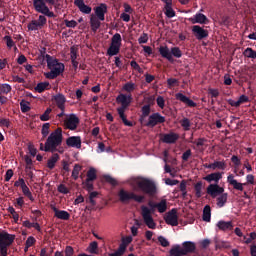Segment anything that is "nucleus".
I'll use <instances>...</instances> for the list:
<instances>
[{"label":"nucleus","instance_id":"c756f323","mask_svg":"<svg viewBox=\"0 0 256 256\" xmlns=\"http://www.w3.org/2000/svg\"><path fill=\"white\" fill-rule=\"evenodd\" d=\"M141 111H142V115L140 116V122L144 123L146 117H149V115L151 114V105L149 104L144 105Z\"/></svg>","mask_w":256,"mask_h":256},{"label":"nucleus","instance_id":"aec40b11","mask_svg":"<svg viewBox=\"0 0 256 256\" xmlns=\"http://www.w3.org/2000/svg\"><path fill=\"white\" fill-rule=\"evenodd\" d=\"M94 11L99 21H105V13H107V4L101 3L99 6L94 8Z\"/></svg>","mask_w":256,"mask_h":256},{"label":"nucleus","instance_id":"39448f33","mask_svg":"<svg viewBox=\"0 0 256 256\" xmlns=\"http://www.w3.org/2000/svg\"><path fill=\"white\" fill-rule=\"evenodd\" d=\"M137 187L148 197H155L157 195V185L152 180L147 178H140L136 182Z\"/></svg>","mask_w":256,"mask_h":256},{"label":"nucleus","instance_id":"bf43d9fd","mask_svg":"<svg viewBox=\"0 0 256 256\" xmlns=\"http://www.w3.org/2000/svg\"><path fill=\"white\" fill-rule=\"evenodd\" d=\"M104 180L106 181V183H109L110 185H113V187L117 186V180H115V178H113L109 175H105Z\"/></svg>","mask_w":256,"mask_h":256},{"label":"nucleus","instance_id":"412c9836","mask_svg":"<svg viewBox=\"0 0 256 256\" xmlns=\"http://www.w3.org/2000/svg\"><path fill=\"white\" fill-rule=\"evenodd\" d=\"M204 181H207V183H214L217 184L219 183V181H221V179H223V172H214L211 174H208L207 176H205Z\"/></svg>","mask_w":256,"mask_h":256},{"label":"nucleus","instance_id":"58836bf2","mask_svg":"<svg viewBox=\"0 0 256 256\" xmlns=\"http://www.w3.org/2000/svg\"><path fill=\"white\" fill-rule=\"evenodd\" d=\"M161 56L168 59V61H173V54L167 47H161Z\"/></svg>","mask_w":256,"mask_h":256},{"label":"nucleus","instance_id":"09e8293b","mask_svg":"<svg viewBox=\"0 0 256 256\" xmlns=\"http://www.w3.org/2000/svg\"><path fill=\"white\" fill-rule=\"evenodd\" d=\"M20 109L22 113H29V111H31V107H29V102H25V100H22L20 102Z\"/></svg>","mask_w":256,"mask_h":256},{"label":"nucleus","instance_id":"2f4dec72","mask_svg":"<svg viewBox=\"0 0 256 256\" xmlns=\"http://www.w3.org/2000/svg\"><path fill=\"white\" fill-rule=\"evenodd\" d=\"M177 139H179V134L170 133V134L164 135L163 142L164 143H175L177 141Z\"/></svg>","mask_w":256,"mask_h":256},{"label":"nucleus","instance_id":"393cba45","mask_svg":"<svg viewBox=\"0 0 256 256\" xmlns=\"http://www.w3.org/2000/svg\"><path fill=\"white\" fill-rule=\"evenodd\" d=\"M54 101L56 102V105L60 111H63L65 109V103L67 99L65 98V95L63 94H57L54 96Z\"/></svg>","mask_w":256,"mask_h":256},{"label":"nucleus","instance_id":"9d476101","mask_svg":"<svg viewBox=\"0 0 256 256\" xmlns=\"http://www.w3.org/2000/svg\"><path fill=\"white\" fill-rule=\"evenodd\" d=\"M79 123V117L75 114L66 115V118L64 119V127L70 131H75V129L79 127Z\"/></svg>","mask_w":256,"mask_h":256},{"label":"nucleus","instance_id":"4c0bfd02","mask_svg":"<svg viewBox=\"0 0 256 256\" xmlns=\"http://www.w3.org/2000/svg\"><path fill=\"white\" fill-rule=\"evenodd\" d=\"M120 119L122 120V123L126 126V127H133V122L127 120V115H125V112L123 111H117Z\"/></svg>","mask_w":256,"mask_h":256},{"label":"nucleus","instance_id":"c9c22d12","mask_svg":"<svg viewBox=\"0 0 256 256\" xmlns=\"http://www.w3.org/2000/svg\"><path fill=\"white\" fill-rule=\"evenodd\" d=\"M86 177V181H95L97 179V170L95 168H90L86 174Z\"/></svg>","mask_w":256,"mask_h":256},{"label":"nucleus","instance_id":"5701e85b","mask_svg":"<svg viewBox=\"0 0 256 256\" xmlns=\"http://www.w3.org/2000/svg\"><path fill=\"white\" fill-rule=\"evenodd\" d=\"M157 123H161V114L154 113L149 116L148 122L145 124L146 127H155Z\"/></svg>","mask_w":256,"mask_h":256},{"label":"nucleus","instance_id":"3c124183","mask_svg":"<svg viewBox=\"0 0 256 256\" xmlns=\"http://www.w3.org/2000/svg\"><path fill=\"white\" fill-rule=\"evenodd\" d=\"M52 111H53V109L47 108L45 110V112L40 116V120H42V121H49V119H51V117L49 115H51Z\"/></svg>","mask_w":256,"mask_h":256},{"label":"nucleus","instance_id":"37998d69","mask_svg":"<svg viewBox=\"0 0 256 256\" xmlns=\"http://www.w3.org/2000/svg\"><path fill=\"white\" fill-rule=\"evenodd\" d=\"M180 125L184 129V131H190L191 120H189V118H183L182 120H180Z\"/></svg>","mask_w":256,"mask_h":256},{"label":"nucleus","instance_id":"7c9ffc66","mask_svg":"<svg viewBox=\"0 0 256 256\" xmlns=\"http://www.w3.org/2000/svg\"><path fill=\"white\" fill-rule=\"evenodd\" d=\"M90 26L93 33H97V30L99 27H101V22L99 21V18L92 16L90 18Z\"/></svg>","mask_w":256,"mask_h":256},{"label":"nucleus","instance_id":"338daca9","mask_svg":"<svg viewBox=\"0 0 256 256\" xmlns=\"http://www.w3.org/2000/svg\"><path fill=\"white\" fill-rule=\"evenodd\" d=\"M127 249V244L122 243L120 244L118 250H116V252L118 253L119 256H122L123 253H125V250Z\"/></svg>","mask_w":256,"mask_h":256},{"label":"nucleus","instance_id":"4be33fe9","mask_svg":"<svg viewBox=\"0 0 256 256\" xmlns=\"http://www.w3.org/2000/svg\"><path fill=\"white\" fill-rule=\"evenodd\" d=\"M176 99L177 101H181L182 103L187 105V107H197V103L189 99V97L185 96L183 93H177Z\"/></svg>","mask_w":256,"mask_h":256},{"label":"nucleus","instance_id":"423d86ee","mask_svg":"<svg viewBox=\"0 0 256 256\" xmlns=\"http://www.w3.org/2000/svg\"><path fill=\"white\" fill-rule=\"evenodd\" d=\"M15 242V235L9 234L7 231H0V256H7L8 249Z\"/></svg>","mask_w":256,"mask_h":256},{"label":"nucleus","instance_id":"8fccbe9b","mask_svg":"<svg viewBox=\"0 0 256 256\" xmlns=\"http://www.w3.org/2000/svg\"><path fill=\"white\" fill-rule=\"evenodd\" d=\"M78 53H79V49H77L75 46H72L70 48V59H71V61L77 60Z\"/></svg>","mask_w":256,"mask_h":256},{"label":"nucleus","instance_id":"6e6552de","mask_svg":"<svg viewBox=\"0 0 256 256\" xmlns=\"http://www.w3.org/2000/svg\"><path fill=\"white\" fill-rule=\"evenodd\" d=\"M227 183L230 184L235 191H243L245 185H255V176L253 174H248L246 176V183H241L235 179L233 174H229L227 176Z\"/></svg>","mask_w":256,"mask_h":256},{"label":"nucleus","instance_id":"f704fd0d","mask_svg":"<svg viewBox=\"0 0 256 256\" xmlns=\"http://www.w3.org/2000/svg\"><path fill=\"white\" fill-rule=\"evenodd\" d=\"M88 252L91 253V255H97L99 253V244L97 241H93L89 244Z\"/></svg>","mask_w":256,"mask_h":256},{"label":"nucleus","instance_id":"6e6d98bb","mask_svg":"<svg viewBox=\"0 0 256 256\" xmlns=\"http://www.w3.org/2000/svg\"><path fill=\"white\" fill-rule=\"evenodd\" d=\"M171 53L174 57H176L177 59L181 58L183 53H181V49H179V47H173L171 48Z\"/></svg>","mask_w":256,"mask_h":256},{"label":"nucleus","instance_id":"a19ab883","mask_svg":"<svg viewBox=\"0 0 256 256\" xmlns=\"http://www.w3.org/2000/svg\"><path fill=\"white\" fill-rule=\"evenodd\" d=\"M244 57L248 59H256V51L253 48H246L243 52Z\"/></svg>","mask_w":256,"mask_h":256},{"label":"nucleus","instance_id":"4468645a","mask_svg":"<svg viewBox=\"0 0 256 256\" xmlns=\"http://www.w3.org/2000/svg\"><path fill=\"white\" fill-rule=\"evenodd\" d=\"M192 33L198 41H202V39H207V37H209V31L199 25H194L192 27Z\"/></svg>","mask_w":256,"mask_h":256},{"label":"nucleus","instance_id":"473e14b6","mask_svg":"<svg viewBox=\"0 0 256 256\" xmlns=\"http://www.w3.org/2000/svg\"><path fill=\"white\" fill-rule=\"evenodd\" d=\"M119 51H121V47L110 44L109 48L107 49V55L109 57H114V55H119Z\"/></svg>","mask_w":256,"mask_h":256},{"label":"nucleus","instance_id":"e2e57ef3","mask_svg":"<svg viewBox=\"0 0 256 256\" xmlns=\"http://www.w3.org/2000/svg\"><path fill=\"white\" fill-rule=\"evenodd\" d=\"M58 192L62 193L63 195H68L69 193V188H67V186H65V184H60L58 186Z\"/></svg>","mask_w":256,"mask_h":256},{"label":"nucleus","instance_id":"0eeeda50","mask_svg":"<svg viewBox=\"0 0 256 256\" xmlns=\"http://www.w3.org/2000/svg\"><path fill=\"white\" fill-rule=\"evenodd\" d=\"M197 249V246L194 242L186 241L183 242L182 247L179 245L174 246L170 250V255L172 256H185L189 255V253H193Z\"/></svg>","mask_w":256,"mask_h":256},{"label":"nucleus","instance_id":"e433bc0d","mask_svg":"<svg viewBox=\"0 0 256 256\" xmlns=\"http://www.w3.org/2000/svg\"><path fill=\"white\" fill-rule=\"evenodd\" d=\"M203 221L209 223L211 221V206L206 205L203 209Z\"/></svg>","mask_w":256,"mask_h":256},{"label":"nucleus","instance_id":"f257e3e1","mask_svg":"<svg viewBox=\"0 0 256 256\" xmlns=\"http://www.w3.org/2000/svg\"><path fill=\"white\" fill-rule=\"evenodd\" d=\"M47 5L53 7L55 0H33L34 10L41 15H39L37 20H32L28 24V31H39V29H43V27L47 25V17L49 19H55V17H57L55 12L51 11Z\"/></svg>","mask_w":256,"mask_h":256},{"label":"nucleus","instance_id":"864d4df0","mask_svg":"<svg viewBox=\"0 0 256 256\" xmlns=\"http://www.w3.org/2000/svg\"><path fill=\"white\" fill-rule=\"evenodd\" d=\"M123 90L126 91L127 93H131L132 91H135V83L127 82L126 84H124Z\"/></svg>","mask_w":256,"mask_h":256},{"label":"nucleus","instance_id":"603ef678","mask_svg":"<svg viewBox=\"0 0 256 256\" xmlns=\"http://www.w3.org/2000/svg\"><path fill=\"white\" fill-rule=\"evenodd\" d=\"M243 239H244V243H246V245H249L250 243H253V241H255L256 233L255 232L250 233L248 238L247 236H243Z\"/></svg>","mask_w":256,"mask_h":256},{"label":"nucleus","instance_id":"6ab92c4d","mask_svg":"<svg viewBox=\"0 0 256 256\" xmlns=\"http://www.w3.org/2000/svg\"><path fill=\"white\" fill-rule=\"evenodd\" d=\"M66 145L68 147H74L75 149H81V136H70L66 139Z\"/></svg>","mask_w":256,"mask_h":256},{"label":"nucleus","instance_id":"2eb2a0df","mask_svg":"<svg viewBox=\"0 0 256 256\" xmlns=\"http://www.w3.org/2000/svg\"><path fill=\"white\" fill-rule=\"evenodd\" d=\"M52 211L54 212V217L61 219L62 221H69L71 219V214L65 210H59L55 206H51Z\"/></svg>","mask_w":256,"mask_h":256},{"label":"nucleus","instance_id":"13d9d810","mask_svg":"<svg viewBox=\"0 0 256 256\" xmlns=\"http://www.w3.org/2000/svg\"><path fill=\"white\" fill-rule=\"evenodd\" d=\"M84 189H86V191H88V193H91V191H93L95 189V187L93 186V183L91 181L86 180L84 183Z\"/></svg>","mask_w":256,"mask_h":256},{"label":"nucleus","instance_id":"b1692460","mask_svg":"<svg viewBox=\"0 0 256 256\" xmlns=\"http://www.w3.org/2000/svg\"><path fill=\"white\" fill-rule=\"evenodd\" d=\"M20 183L23 195H25V197H28L30 201H35V198H33V193H31V190L29 189L23 178H20Z\"/></svg>","mask_w":256,"mask_h":256},{"label":"nucleus","instance_id":"cd10ccee","mask_svg":"<svg viewBox=\"0 0 256 256\" xmlns=\"http://www.w3.org/2000/svg\"><path fill=\"white\" fill-rule=\"evenodd\" d=\"M217 227L221 231H231V229H233V222H231V221L225 222V221L221 220L217 223Z\"/></svg>","mask_w":256,"mask_h":256},{"label":"nucleus","instance_id":"bb28decb","mask_svg":"<svg viewBox=\"0 0 256 256\" xmlns=\"http://www.w3.org/2000/svg\"><path fill=\"white\" fill-rule=\"evenodd\" d=\"M59 154L53 153V155L47 161V167L50 170L55 169V165H57V161H59Z\"/></svg>","mask_w":256,"mask_h":256},{"label":"nucleus","instance_id":"ddd939ff","mask_svg":"<svg viewBox=\"0 0 256 256\" xmlns=\"http://www.w3.org/2000/svg\"><path fill=\"white\" fill-rule=\"evenodd\" d=\"M164 3L163 13L167 19H173L176 17L177 13L173 9V0H162Z\"/></svg>","mask_w":256,"mask_h":256},{"label":"nucleus","instance_id":"c85d7f7f","mask_svg":"<svg viewBox=\"0 0 256 256\" xmlns=\"http://www.w3.org/2000/svg\"><path fill=\"white\" fill-rule=\"evenodd\" d=\"M229 197V194L227 193H222L220 194L217 199H216V205L217 207L221 208V207H225L226 203H227V199Z\"/></svg>","mask_w":256,"mask_h":256},{"label":"nucleus","instance_id":"a18cd8bd","mask_svg":"<svg viewBox=\"0 0 256 256\" xmlns=\"http://www.w3.org/2000/svg\"><path fill=\"white\" fill-rule=\"evenodd\" d=\"M196 197L199 199L202 195L201 191L203 189V182L199 181L194 186Z\"/></svg>","mask_w":256,"mask_h":256},{"label":"nucleus","instance_id":"c03bdc74","mask_svg":"<svg viewBox=\"0 0 256 256\" xmlns=\"http://www.w3.org/2000/svg\"><path fill=\"white\" fill-rule=\"evenodd\" d=\"M11 89L9 84H0V95H8V93H11Z\"/></svg>","mask_w":256,"mask_h":256},{"label":"nucleus","instance_id":"f03ea898","mask_svg":"<svg viewBox=\"0 0 256 256\" xmlns=\"http://www.w3.org/2000/svg\"><path fill=\"white\" fill-rule=\"evenodd\" d=\"M63 129L57 128L47 138L44 146L45 153H63Z\"/></svg>","mask_w":256,"mask_h":256},{"label":"nucleus","instance_id":"9b49d317","mask_svg":"<svg viewBox=\"0 0 256 256\" xmlns=\"http://www.w3.org/2000/svg\"><path fill=\"white\" fill-rule=\"evenodd\" d=\"M164 221L167 225L177 227L179 225V217L177 216V209L173 208L171 211L164 215Z\"/></svg>","mask_w":256,"mask_h":256},{"label":"nucleus","instance_id":"dca6fc26","mask_svg":"<svg viewBox=\"0 0 256 256\" xmlns=\"http://www.w3.org/2000/svg\"><path fill=\"white\" fill-rule=\"evenodd\" d=\"M205 169H212V171H215V169H220L221 171H225L227 169V163H225V160L222 161H214L211 164H204Z\"/></svg>","mask_w":256,"mask_h":256},{"label":"nucleus","instance_id":"79ce46f5","mask_svg":"<svg viewBox=\"0 0 256 256\" xmlns=\"http://www.w3.org/2000/svg\"><path fill=\"white\" fill-rule=\"evenodd\" d=\"M83 169V167H81V165L79 164H75L73 171H72V178L74 179V181H77V179H79V173H81V170Z\"/></svg>","mask_w":256,"mask_h":256},{"label":"nucleus","instance_id":"72a5a7b5","mask_svg":"<svg viewBox=\"0 0 256 256\" xmlns=\"http://www.w3.org/2000/svg\"><path fill=\"white\" fill-rule=\"evenodd\" d=\"M123 39L121 38V34L116 33L111 38L110 45H114L116 47H121Z\"/></svg>","mask_w":256,"mask_h":256},{"label":"nucleus","instance_id":"69168bd1","mask_svg":"<svg viewBox=\"0 0 256 256\" xmlns=\"http://www.w3.org/2000/svg\"><path fill=\"white\" fill-rule=\"evenodd\" d=\"M36 242H37V240L35 239V237L29 236V237L27 238L26 242H25V245H26L27 247H33L34 243H36Z\"/></svg>","mask_w":256,"mask_h":256},{"label":"nucleus","instance_id":"f3484780","mask_svg":"<svg viewBox=\"0 0 256 256\" xmlns=\"http://www.w3.org/2000/svg\"><path fill=\"white\" fill-rule=\"evenodd\" d=\"M189 21H191L193 25L197 23H199L200 25H205L207 24L209 19L203 13H196L192 18H189Z\"/></svg>","mask_w":256,"mask_h":256},{"label":"nucleus","instance_id":"20e7f679","mask_svg":"<svg viewBox=\"0 0 256 256\" xmlns=\"http://www.w3.org/2000/svg\"><path fill=\"white\" fill-rule=\"evenodd\" d=\"M148 205L150 208L145 205L141 206V215L145 225H147L149 229H155V221L151 215L155 213V209H157L158 213H161V202L155 204L153 201H150Z\"/></svg>","mask_w":256,"mask_h":256},{"label":"nucleus","instance_id":"de8ad7c7","mask_svg":"<svg viewBox=\"0 0 256 256\" xmlns=\"http://www.w3.org/2000/svg\"><path fill=\"white\" fill-rule=\"evenodd\" d=\"M164 172L169 173L170 177H177V171H175V168H171L168 164H165Z\"/></svg>","mask_w":256,"mask_h":256},{"label":"nucleus","instance_id":"ea45409f","mask_svg":"<svg viewBox=\"0 0 256 256\" xmlns=\"http://www.w3.org/2000/svg\"><path fill=\"white\" fill-rule=\"evenodd\" d=\"M49 82H40L36 85L35 91L37 93H43V91H46V89H49Z\"/></svg>","mask_w":256,"mask_h":256},{"label":"nucleus","instance_id":"0e129e2a","mask_svg":"<svg viewBox=\"0 0 256 256\" xmlns=\"http://www.w3.org/2000/svg\"><path fill=\"white\" fill-rule=\"evenodd\" d=\"M64 23L66 27H69L70 29H75V27H77V21L75 20H64Z\"/></svg>","mask_w":256,"mask_h":256},{"label":"nucleus","instance_id":"1a4fd4ad","mask_svg":"<svg viewBox=\"0 0 256 256\" xmlns=\"http://www.w3.org/2000/svg\"><path fill=\"white\" fill-rule=\"evenodd\" d=\"M119 201L121 203H129V201H136V203H143L145 196L137 195L135 192H129L125 189H121L118 192Z\"/></svg>","mask_w":256,"mask_h":256},{"label":"nucleus","instance_id":"a878e982","mask_svg":"<svg viewBox=\"0 0 256 256\" xmlns=\"http://www.w3.org/2000/svg\"><path fill=\"white\" fill-rule=\"evenodd\" d=\"M132 99L131 95L120 94L117 96L116 101L121 103V105H131Z\"/></svg>","mask_w":256,"mask_h":256},{"label":"nucleus","instance_id":"052dcab7","mask_svg":"<svg viewBox=\"0 0 256 256\" xmlns=\"http://www.w3.org/2000/svg\"><path fill=\"white\" fill-rule=\"evenodd\" d=\"M50 127H51V124H49V123L43 124V126H42V135H43V137H47V135H49Z\"/></svg>","mask_w":256,"mask_h":256},{"label":"nucleus","instance_id":"4d7b16f0","mask_svg":"<svg viewBox=\"0 0 256 256\" xmlns=\"http://www.w3.org/2000/svg\"><path fill=\"white\" fill-rule=\"evenodd\" d=\"M0 127L9 129L11 127V121L7 118H0Z\"/></svg>","mask_w":256,"mask_h":256},{"label":"nucleus","instance_id":"a211bd4d","mask_svg":"<svg viewBox=\"0 0 256 256\" xmlns=\"http://www.w3.org/2000/svg\"><path fill=\"white\" fill-rule=\"evenodd\" d=\"M74 5L79 9L84 15H89L93 9L85 4L84 0H74Z\"/></svg>","mask_w":256,"mask_h":256},{"label":"nucleus","instance_id":"f8f14e48","mask_svg":"<svg viewBox=\"0 0 256 256\" xmlns=\"http://www.w3.org/2000/svg\"><path fill=\"white\" fill-rule=\"evenodd\" d=\"M206 193L212 197V199H215L216 197H219V195L225 193V188L219 186V184H210L207 189Z\"/></svg>","mask_w":256,"mask_h":256},{"label":"nucleus","instance_id":"680f3d73","mask_svg":"<svg viewBox=\"0 0 256 256\" xmlns=\"http://www.w3.org/2000/svg\"><path fill=\"white\" fill-rule=\"evenodd\" d=\"M165 185H169L170 187H173L175 185H179V180H172L171 178L164 179Z\"/></svg>","mask_w":256,"mask_h":256},{"label":"nucleus","instance_id":"7ed1b4c3","mask_svg":"<svg viewBox=\"0 0 256 256\" xmlns=\"http://www.w3.org/2000/svg\"><path fill=\"white\" fill-rule=\"evenodd\" d=\"M45 60L48 65V69H50V72L45 74L46 79H57V77L65 71V64L59 62V60L53 58V56L46 54Z\"/></svg>","mask_w":256,"mask_h":256},{"label":"nucleus","instance_id":"49530a36","mask_svg":"<svg viewBox=\"0 0 256 256\" xmlns=\"http://www.w3.org/2000/svg\"><path fill=\"white\" fill-rule=\"evenodd\" d=\"M7 211L8 213H10V215H12L14 222L17 223L19 221V214L17 213V211H15V208H13V206H9Z\"/></svg>","mask_w":256,"mask_h":256},{"label":"nucleus","instance_id":"774afa93","mask_svg":"<svg viewBox=\"0 0 256 256\" xmlns=\"http://www.w3.org/2000/svg\"><path fill=\"white\" fill-rule=\"evenodd\" d=\"M74 253H75V251L73 250V247L66 246V248H65V255L66 256H73Z\"/></svg>","mask_w":256,"mask_h":256},{"label":"nucleus","instance_id":"5fc2aeb1","mask_svg":"<svg viewBox=\"0 0 256 256\" xmlns=\"http://www.w3.org/2000/svg\"><path fill=\"white\" fill-rule=\"evenodd\" d=\"M4 41H6V46L8 49H12V47H15V41H13V38L11 36H4Z\"/></svg>","mask_w":256,"mask_h":256}]
</instances>
